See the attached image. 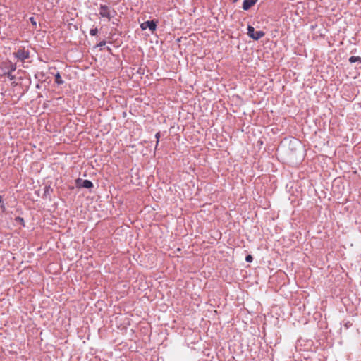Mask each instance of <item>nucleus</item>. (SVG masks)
<instances>
[{"mask_svg":"<svg viewBox=\"0 0 361 361\" xmlns=\"http://www.w3.org/2000/svg\"><path fill=\"white\" fill-rule=\"evenodd\" d=\"M116 11L106 5H101L99 8V15L102 18H106L108 21L115 16Z\"/></svg>","mask_w":361,"mask_h":361,"instance_id":"nucleus-1","label":"nucleus"},{"mask_svg":"<svg viewBox=\"0 0 361 361\" xmlns=\"http://www.w3.org/2000/svg\"><path fill=\"white\" fill-rule=\"evenodd\" d=\"M247 35L255 40H258L264 35V32L263 31H255L252 26L249 25L247 27Z\"/></svg>","mask_w":361,"mask_h":361,"instance_id":"nucleus-2","label":"nucleus"},{"mask_svg":"<svg viewBox=\"0 0 361 361\" xmlns=\"http://www.w3.org/2000/svg\"><path fill=\"white\" fill-rule=\"evenodd\" d=\"M142 30L149 29L152 32H154L157 28V24L153 20H147L142 23L140 25Z\"/></svg>","mask_w":361,"mask_h":361,"instance_id":"nucleus-3","label":"nucleus"},{"mask_svg":"<svg viewBox=\"0 0 361 361\" xmlns=\"http://www.w3.org/2000/svg\"><path fill=\"white\" fill-rule=\"evenodd\" d=\"M16 58L20 61H24L29 58V52L25 49H18V51L14 53Z\"/></svg>","mask_w":361,"mask_h":361,"instance_id":"nucleus-4","label":"nucleus"},{"mask_svg":"<svg viewBox=\"0 0 361 361\" xmlns=\"http://www.w3.org/2000/svg\"><path fill=\"white\" fill-rule=\"evenodd\" d=\"M77 185L85 188H91L93 186L92 183L89 180H77Z\"/></svg>","mask_w":361,"mask_h":361,"instance_id":"nucleus-5","label":"nucleus"},{"mask_svg":"<svg viewBox=\"0 0 361 361\" xmlns=\"http://www.w3.org/2000/svg\"><path fill=\"white\" fill-rule=\"evenodd\" d=\"M257 1V0H244L243 3V9L247 11L250 8L255 5Z\"/></svg>","mask_w":361,"mask_h":361,"instance_id":"nucleus-6","label":"nucleus"},{"mask_svg":"<svg viewBox=\"0 0 361 361\" xmlns=\"http://www.w3.org/2000/svg\"><path fill=\"white\" fill-rule=\"evenodd\" d=\"M55 82L57 83L58 85H61L63 83V80L61 79V77L59 73H57L55 75Z\"/></svg>","mask_w":361,"mask_h":361,"instance_id":"nucleus-7","label":"nucleus"},{"mask_svg":"<svg viewBox=\"0 0 361 361\" xmlns=\"http://www.w3.org/2000/svg\"><path fill=\"white\" fill-rule=\"evenodd\" d=\"M360 61H361V59L359 56H351L349 59V61L350 63H355V62Z\"/></svg>","mask_w":361,"mask_h":361,"instance_id":"nucleus-8","label":"nucleus"},{"mask_svg":"<svg viewBox=\"0 0 361 361\" xmlns=\"http://www.w3.org/2000/svg\"><path fill=\"white\" fill-rule=\"evenodd\" d=\"M98 32V30L97 28H92L90 30V34L92 35V36H94L97 34Z\"/></svg>","mask_w":361,"mask_h":361,"instance_id":"nucleus-9","label":"nucleus"},{"mask_svg":"<svg viewBox=\"0 0 361 361\" xmlns=\"http://www.w3.org/2000/svg\"><path fill=\"white\" fill-rule=\"evenodd\" d=\"M155 137L157 139L156 147H157V145L159 144V137H160V133L159 132L156 133Z\"/></svg>","mask_w":361,"mask_h":361,"instance_id":"nucleus-10","label":"nucleus"},{"mask_svg":"<svg viewBox=\"0 0 361 361\" xmlns=\"http://www.w3.org/2000/svg\"><path fill=\"white\" fill-rule=\"evenodd\" d=\"M16 69V66L15 64L11 63L10 64V71L8 72H13Z\"/></svg>","mask_w":361,"mask_h":361,"instance_id":"nucleus-11","label":"nucleus"},{"mask_svg":"<svg viewBox=\"0 0 361 361\" xmlns=\"http://www.w3.org/2000/svg\"><path fill=\"white\" fill-rule=\"evenodd\" d=\"M6 75H7V77H8L11 80H13V79H14V76L12 75V73H11V72H8V73H6Z\"/></svg>","mask_w":361,"mask_h":361,"instance_id":"nucleus-12","label":"nucleus"},{"mask_svg":"<svg viewBox=\"0 0 361 361\" xmlns=\"http://www.w3.org/2000/svg\"><path fill=\"white\" fill-rule=\"evenodd\" d=\"M30 20L31 23H32L34 26H36V25H37V21L35 20V19L33 17L30 18Z\"/></svg>","mask_w":361,"mask_h":361,"instance_id":"nucleus-13","label":"nucleus"},{"mask_svg":"<svg viewBox=\"0 0 361 361\" xmlns=\"http://www.w3.org/2000/svg\"><path fill=\"white\" fill-rule=\"evenodd\" d=\"M252 259H253V258L250 255L246 256V257H245V260L248 262H251L252 261Z\"/></svg>","mask_w":361,"mask_h":361,"instance_id":"nucleus-14","label":"nucleus"},{"mask_svg":"<svg viewBox=\"0 0 361 361\" xmlns=\"http://www.w3.org/2000/svg\"><path fill=\"white\" fill-rule=\"evenodd\" d=\"M105 44H106V42H105L104 41H103V42H101L98 44V46H99V47H102V46L105 45Z\"/></svg>","mask_w":361,"mask_h":361,"instance_id":"nucleus-15","label":"nucleus"},{"mask_svg":"<svg viewBox=\"0 0 361 361\" xmlns=\"http://www.w3.org/2000/svg\"><path fill=\"white\" fill-rule=\"evenodd\" d=\"M233 2H236L238 0H232Z\"/></svg>","mask_w":361,"mask_h":361,"instance_id":"nucleus-16","label":"nucleus"},{"mask_svg":"<svg viewBox=\"0 0 361 361\" xmlns=\"http://www.w3.org/2000/svg\"><path fill=\"white\" fill-rule=\"evenodd\" d=\"M1 202V197L0 196V203Z\"/></svg>","mask_w":361,"mask_h":361,"instance_id":"nucleus-17","label":"nucleus"}]
</instances>
